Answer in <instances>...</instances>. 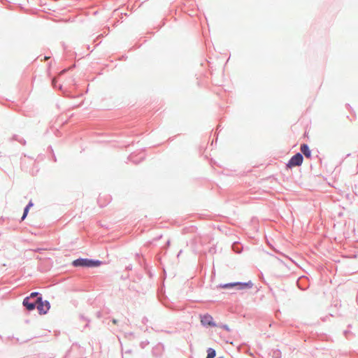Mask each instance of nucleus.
<instances>
[{"mask_svg": "<svg viewBox=\"0 0 358 358\" xmlns=\"http://www.w3.org/2000/svg\"><path fill=\"white\" fill-rule=\"evenodd\" d=\"M103 262L98 259L88 258H78L73 261L72 265L74 267L95 268L101 266Z\"/></svg>", "mask_w": 358, "mask_h": 358, "instance_id": "1", "label": "nucleus"}, {"mask_svg": "<svg viewBox=\"0 0 358 358\" xmlns=\"http://www.w3.org/2000/svg\"><path fill=\"white\" fill-rule=\"evenodd\" d=\"M303 161V156L301 153L297 152L290 158L288 163L287 164V166L289 168L299 166L302 164Z\"/></svg>", "mask_w": 358, "mask_h": 358, "instance_id": "2", "label": "nucleus"}, {"mask_svg": "<svg viewBox=\"0 0 358 358\" xmlns=\"http://www.w3.org/2000/svg\"><path fill=\"white\" fill-rule=\"evenodd\" d=\"M201 323L203 327H215L218 324L213 320V317L208 313L201 315Z\"/></svg>", "mask_w": 358, "mask_h": 358, "instance_id": "3", "label": "nucleus"}, {"mask_svg": "<svg viewBox=\"0 0 358 358\" xmlns=\"http://www.w3.org/2000/svg\"><path fill=\"white\" fill-rule=\"evenodd\" d=\"M23 306L28 311H32L37 308L38 302H36V300H31L29 297H25L22 302Z\"/></svg>", "mask_w": 358, "mask_h": 358, "instance_id": "4", "label": "nucleus"}, {"mask_svg": "<svg viewBox=\"0 0 358 358\" xmlns=\"http://www.w3.org/2000/svg\"><path fill=\"white\" fill-rule=\"evenodd\" d=\"M50 303L47 300L43 301V299H41V301L38 302V304L37 306V309H38V313L40 315L46 314L48 312V310H50Z\"/></svg>", "mask_w": 358, "mask_h": 358, "instance_id": "5", "label": "nucleus"}, {"mask_svg": "<svg viewBox=\"0 0 358 358\" xmlns=\"http://www.w3.org/2000/svg\"><path fill=\"white\" fill-rule=\"evenodd\" d=\"M236 289L237 290H243L251 289L253 287V283L252 281L248 282H236Z\"/></svg>", "mask_w": 358, "mask_h": 358, "instance_id": "6", "label": "nucleus"}, {"mask_svg": "<svg viewBox=\"0 0 358 358\" xmlns=\"http://www.w3.org/2000/svg\"><path fill=\"white\" fill-rule=\"evenodd\" d=\"M68 69H64L62 71H60V73H59V75L57 77H53L52 78L51 82H52V85L53 88H55V89L59 88V90H62V85L61 84L57 85V82H58L59 78L61 77V76L64 74Z\"/></svg>", "mask_w": 358, "mask_h": 358, "instance_id": "7", "label": "nucleus"}, {"mask_svg": "<svg viewBox=\"0 0 358 358\" xmlns=\"http://www.w3.org/2000/svg\"><path fill=\"white\" fill-rule=\"evenodd\" d=\"M300 153H301L303 156L304 155L305 157L307 159H311V150L308 144H301L300 147Z\"/></svg>", "mask_w": 358, "mask_h": 358, "instance_id": "8", "label": "nucleus"}, {"mask_svg": "<svg viewBox=\"0 0 358 358\" xmlns=\"http://www.w3.org/2000/svg\"><path fill=\"white\" fill-rule=\"evenodd\" d=\"M164 351V345L162 343L156 345L152 350V355L155 357H159Z\"/></svg>", "mask_w": 358, "mask_h": 358, "instance_id": "9", "label": "nucleus"}, {"mask_svg": "<svg viewBox=\"0 0 358 358\" xmlns=\"http://www.w3.org/2000/svg\"><path fill=\"white\" fill-rule=\"evenodd\" d=\"M28 297L31 300H36V302H40L43 299L42 294L37 292H31Z\"/></svg>", "mask_w": 358, "mask_h": 358, "instance_id": "10", "label": "nucleus"}, {"mask_svg": "<svg viewBox=\"0 0 358 358\" xmlns=\"http://www.w3.org/2000/svg\"><path fill=\"white\" fill-rule=\"evenodd\" d=\"M232 250L234 252L236 253H241L242 252V250H243V246L242 245L238 243V242H234L233 244H232Z\"/></svg>", "mask_w": 358, "mask_h": 358, "instance_id": "11", "label": "nucleus"}, {"mask_svg": "<svg viewBox=\"0 0 358 358\" xmlns=\"http://www.w3.org/2000/svg\"><path fill=\"white\" fill-rule=\"evenodd\" d=\"M136 157H137L136 155L131 154L129 157V160L132 162L134 164H138L140 162L141 160H142L143 159V157H142V156L139 157V158H138V159H135Z\"/></svg>", "mask_w": 358, "mask_h": 358, "instance_id": "12", "label": "nucleus"}, {"mask_svg": "<svg viewBox=\"0 0 358 358\" xmlns=\"http://www.w3.org/2000/svg\"><path fill=\"white\" fill-rule=\"evenodd\" d=\"M215 356H216V351L212 348H208L206 358H215Z\"/></svg>", "mask_w": 358, "mask_h": 358, "instance_id": "13", "label": "nucleus"}, {"mask_svg": "<svg viewBox=\"0 0 358 358\" xmlns=\"http://www.w3.org/2000/svg\"><path fill=\"white\" fill-rule=\"evenodd\" d=\"M12 139L13 141H16L19 142L20 143H21L23 145H24L26 144V141L23 138L20 137L18 135H13Z\"/></svg>", "mask_w": 358, "mask_h": 358, "instance_id": "14", "label": "nucleus"}, {"mask_svg": "<svg viewBox=\"0 0 358 358\" xmlns=\"http://www.w3.org/2000/svg\"><path fill=\"white\" fill-rule=\"evenodd\" d=\"M236 282L225 283V284L220 285V287L224 288V289L233 288V287L236 288Z\"/></svg>", "mask_w": 358, "mask_h": 358, "instance_id": "15", "label": "nucleus"}, {"mask_svg": "<svg viewBox=\"0 0 358 358\" xmlns=\"http://www.w3.org/2000/svg\"><path fill=\"white\" fill-rule=\"evenodd\" d=\"M29 210V208H28L25 206V208H24V210H23L22 216L21 217V221H23L27 217Z\"/></svg>", "mask_w": 358, "mask_h": 358, "instance_id": "16", "label": "nucleus"}, {"mask_svg": "<svg viewBox=\"0 0 358 358\" xmlns=\"http://www.w3.org/2000/svg\"><path fill=\"white\" fill-rule=\"evenodd\" d=\"M273 357L280 358L281 357V352L280 350L277 349L273 351Z\"/></svg>", "mask_w": 358, "mask_h": 358, "instance_id": "17", "label": "nucleus"}, {"mask_svg": "<svg viewBox=\"0 0 358 358\" xmlns=\"http://www.w3.org/2000/svg\"><path fill=\"white\" fill-rule=\"evenodd\" d=\"M217 327L226 330L227 331H230V328L229 327V326L227 324H218Z\"/></svg>", "mask_w": 358, "mask_h": 358, "instance_id": "18", "label": "nucleus"}, {"mask_svg": "<svg viewBox=\"0 0 358 358\" xmlns=\"http://www.w3.org/2000/svg\"><path fill=\"white\" fill-rule=\"evenodd\" d=\"M149 344V341H141L140 343V347L142 348V349H144L147 345H148Z\"/></svg>", "mask_w": 358, "mask_h": 358, "instance_id": "19", "label": "nucleus"}, {"mask_svg": "<svg viewBox=\"0 0 358 358\" xmlns=\"http://www.w3.org/2000/svg\"><path fill=\"white\" fill-rule=\"evenodd\" d=\"M34 206V203L31 201H30L28 204L26 206L27 208H30L31 207H32Z\"/></svg>", "mask_w": 358, "mask_h": 358, "instance_id": "20", "label": "nucleus"}, {"mask_svg": "<svg viewBox=\"0 0 358 358\" xmlns=\"http://www.w3.org/2000/svg\"><path fill=\"white\" fill-rule=\"evenodd\" d=\"M112 322L114 324H118V320H116V319H112Z\"/></svg>", "mask_w": 358, "mask_h": 358, "instance_id": "21", "label": "nucleus"}, {"mask_svg": "<svg viewBox=\"0 0 358 358\" xmlns=\"http://www.w3.org/2000/svg\"><path fill=\"white\" fill-rule=\"evenodd\" d=\"M47 73L50 76V69H48L47 71Z\"/></svg>", "mask_w": 358, "mask_h": 358, "instance_id": "22", "label": "nucleus"}, {"mask_svg": "<svg viewBox=\"0 0 358 358\" xmlns=\"http://www.w3.org/2000/svg\"><path fill=\"white\" fill-rule=\"evenodd\" d=\"M348 333H349V331H344V334H345V336H346V335H347V334H348Z\"/></svg>", "mask_w": 358, "mask_h": 358, "instance_id": "23", "label": "nucleus"}, {"mask_svg": "<svg viewBox=\"0 0 358 358\" xmlns=\"http://www.w3.org/2000/svg\"><path fill=\"white\" fill-rule=\"evenodd\" d=\"M53 159H54V161H55V162H56V157H55V156H53Z\"/></svg>", "mask_w": 358, "mask_h": 358, "instance_id": "24", "label": "nucleus"}, {"mask_svg": "<svg viewBox=\"0 0 358 358\" xmlns=\"http://www.w3.org/2000/svg\"><path fill=\"white\" fill-rule=\"evenodd\" d=\"M81 317H82L83 320H86V319L84 317V316H83V315L81 316Z\"/></svg>", "mask_w": 358, "mask_h": 358, "instance_id": "25", "label": "nucleus"}, {"mask_svg": "<svg viewBox=\"0 0 358 358\" xmlns=\"http://www.w3.org/2000/svg\"><path fill=\"white\" fill-rule=\"evenodd\" d=\"M49 58H50V57H45V59H49Z\"/></svg>", "mask_w": 358, "mask_h": 358, "instance_id": "26", "label": "nucleus"}, {"mask_svg": "<svg viewBox=\"0 0 358 358\" xmlns=\"http://www.w3.org/2000/svg\"><path fill=\"white\" fill-rule=\"evenodd\" d=\"M217 358H224V357H217Z\"/></svg>", "mask_w": 358, "mask_h": 358, "instance_id": "27", "label": "nucleus"}]
</instances>
